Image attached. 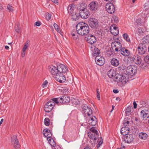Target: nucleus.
I'll list each match as a JSON object with an SVG mask.
<instances>
[{"label": "nucleus", "instance_id": "1", "mask_svg": "<svg viewBox=\"0 0 149 149\" xmlns=\"http://www.w3.org/2000/svg\"><path fill=\"white\" fill-rule=\"evenodd\" d=\"M76 30L78 34L82 36L87 35L90 31L88 25L83 22L79 23L77 24Z\"/></svg>", "mask_w": 149, "mask_h": 149}, {"label": "nucleus", "instance_id": "2", "mask_svg": "<svg viewBox=\"0 0 149 149\" xmlns=\"http://www.w3.org/2000/svg\"><path fill=\"white\" fill-rule=\"evenodd\" d=\"M128 79L129 77L127 74H123L117 75L114 80L118 83L122 82L123 84H124L128 81Z\"/></svg>", "mask_w": 149, "mask_h": 149}, {"label": "nucleus", "instance_id": "3", "mask_svg": "<svg viewBox=\"0 0 149 149\" xmlns=\"http://www.w3.org/2000/svg\"><path fill=\"white\" fill-rule=\"evenodd\" d=\"M137 71V67L134 65H131L127 67L126 72L127 76H133L134 75Z\"/></svg>", "mask_w": 149, "mask_h": 149}, {"label": "nucleus", "instance_id": "4", "mask_svg": "<svg viewBox=\"0 0 149 149\" xmlns=\"http://www.w3.org/2000/svg\"><path fill=\"white\" fill-rule=\"evenodd\" d=\"M88 137L91 139V143L92 146H94L96 142L97 141V139L98 137V134H96L92 132H88Z\"/></svg>", "mask_w": 149, "mask_h": 149}, {"label": "nucleus", "instance_id": "5", "mask_svg": "<svg viewBox=\"0 0 149 149\" xmlns=\"http://www.w3.org/2000/svg\"><path fill=\"white\" fill-rule=\"evenodd\" d=\"M48 69L50 73L53 75V77L54 78L57 75L60 74L58 69V66L56 67L53 65H49L48 66Z\"/></svg>", "mask_w": 149, "mask_h": 149}, {"label": "nucleus", "instance_id": "6", "mask_svg": "<svg viewBox=\"0 0 149 149\" xmlns=\"http://www.w3.org/2000/svg\"><path fill=\"white\" fill-rule=\"evenodd\" d=\"M54 106V102L52 101H49L44 105V110L45 112L49 113L51 111Z\"/></svg>", "mask_w": 149, "mask_h": 149}, {"label": "nucleus", "instance_id": "7", "mask_svg": "<svg viewBox=\"0 0 149 149\" xmlns=\"http://www.w3.org/2000/svg\"><path fill=\"white\" fill-rule=\"evenodd\" d=\"M112 49L116 52L120 51L122 45L120 42L115 41L112 42L111 45Z\"/></svg>", "mask_w": 149, "mask_h": 149}, {"label": "nucleus", "instance_id": "8", "mask_svg": "<svg viewBox=\"0 0 149 149\" xmlns=\"http://www.w3.org/2000/svg\"><path fill=\"white\" fill-rule=\"evenodd\" d=\"M147 50V46L145 44L140 43L137 48V52L139 54H143Z\"/></svg>", "mask_w": 149, "mask_h": 149}, {"label": "nucleus", "instance_id": "9", "mask_svg": "<svg viewBox=\"0 0 149 149\" xmlns=\"http://www.w3.org/2000/svg\"><path fill=\"white\" fill-rule=\"evenodd\" d=\"M105 8L107 12L110 14L113 13L115 10L114 6L112 3L106 4Z\"/></svg>", "mask_w": 149, "mask_h": 149}, {"label": "nucleus", "instance_id": "10", "mask_svg": "<svg viewBox=\"0 0 149 149\" xmlns=\"http://www.w3.org/2000/svg\"><path fill=\"white\" fill-rule=\"evenodd\" d=\"M88 7L91 11L93 12H95L98 9L99 5L97 2L93 1L89 3Z\"/></svg>", "mask_w": 149, "mask_h": 149}, {"label": "nucleus", "instance_id": "11", "mask_svg": "<svg viewBox=\"0 0 149 149\" xmlns=\"http://www.w3.org/2000/svg\"><path fill=\"white\" fill-rule=\"evenodd\" d=\"M11 142L13 145L14 147L16 149H19L20 148L19 143L16 136H13L11 139Z\"/></svg>", "mask_w": 149, "mask_h": 149}, {"label": "nucleus", "instance_id": "12", "mask_svg": "<svg viewBox=\"0 0 149 149\" xmlns=\"http://www.w3.org/2000/svg\"><path fill=\"white\" fill-rule=\"evenodd\" d=\"M79 15L82 18L86 19L88 17L89 11L87 9L84 8L80 10Z\"/></svg>", "mask_w": 149, "mask_h": 149}, {"label": "nucleus", "instance_id": "13", "mask_svg": "<svg viewBox=\"0 0 149 149\" xmlns=\"http://www.w3.org/2000/svg\"><path fill=\"white\" fill-rule=\"evenodd\" d=\"M122 137L125 142L128 143H131L133 141L134 139L133 135L132 134H127V135Z\"/></svg>", "mask_w": 149, "mask_h": 149}, {"label": "nucleus", "instance_id": "14", "mask_svg": "<svg viewBox=\"0 0 149 149\" xmlns=\"http://www.w3.org/2000/svg\"><path fill=\"white\" fill-rule=\"evenodd\" d=\"M132 59L136 64L139 65L141 64L142 66L143 65V63H142V59L141 56L137 55H134L132 57Z\"/></svg>", "mask_w": 149, "mask_h": 149}, {"label": "nucleus", "instance_id": "15", "mask_svg": "<svg viewBox=\"0 0 149 149\" xmlns=\"http://www.w3.org/2000/svg\"><path fill=\"white\" fill-rule=\"evenodd\" d=\"M55 78L57 81L60 83H64L66 80L65 76L61 73L57 75Z\"/></svg>", "mask_w": 149, "mask_h": 149}, {"label": "nucleus", "instance_id": "16", "mask_svg": "<svg viewBox=\"0 0 149 149\" xmlns=\"http://www.w3.org/2000/svg\"><path fill=\"white\" fill-rule=\"evenodd\" d=\"M95 61L96 64L100 66L103 65L105 63L104 59L100 56H96L95 58Z\"/></svg>", "mask_w": 149, "mask_h": 149}, {"label": "nucleus", "instance_id": "17", "mask_svg": "<svg viewBox=\"0 0 149 149\" xmlns=\"http://www.w3.org/2000/svg\"><path fill=\"white\" fill-rule=\"evenodd\" d=\"M58 69L60 73H65L67 72L68 69L66 66L63 64L59 65L58 66Z\"/></svg>", "mask_w": 149, "mask_h": 149}, {"label": "nucleus", "instance_id": "18", "mask_svg": "<svg viewBox=\"0 0 149 149\" xmlns=\"http://www.w3.org/2000/svg\"><path fill=\"white\" fill-rule=\"evenodd\" d=\"M90 26L92 28L95 27L98 24V21L95 19L93 18H91L89 20Z\"/></svg>", "mask_w": 149, "mask_h": 149}, {"label": "nucleus", "instance_id": "19", "mask_svg": "<svg viewBox=\"0 0 149 149\" xmlns=\"http://www.w3.org/2000/svg\"><path fill=\"white\" fill-rule=\"evenodd\" d=\"M140 113L141 116L143 119L146 120L147 118H149V110L144 109L141 111Z\"/></svg>", "mask_w": 149, "mask_h": 149}, {"label": "nucleus", "instance_id": "20", "mask_svg": "<svg viewBox=\"0 0 149 149\" xmlns=\"http://www.w3.org/2000/svg\"><path fill=\"white\" fill-rule=\"evenodd\" d=\"M97 120L96 117L93 116L92 117H91L89 118L88 122V124L91 126H94L97 123Z\"/></svg>", "mask_w": 149, "mask_h": 149}, {"label": "nucleus", "instance_id": "21", "mask_svg": "<svg viewBox=\"0 0 149 149\" xmlns=\"http://www.w3.org/2000/svg\"><path fill=\"white\" fill-rule=\"evenodd\" d=\"M129 127L126 126L123 127L121 129L120 133L123 136H124L127 134H129Z\"/></svg>", "mask_w": 149, "mask_h": 149}, {"label": "nucleus", "instance_id": "22", "mask_svg": "<svg viewBox=\"0 0 149 149\" xmlns=\"http://www.w3.org/2000/svg\"><path fill=\"white\" fill-rule=\"evenodd\" d=\"M87 41L91 44H93L96 42V38L95 36L93 35H89L88 36Z\"/></svg>", "mask_w": 149, "mask_h": 149}, {"label": "nucleus", "instance_id": "23", "mask_svg": "<svg viewBox=\"0 0 149 149\" xmlns=\"http://www.w3.org/2000/svg\"><path fill=\"white\" fill-rule=\"evenodd\" d=\"M120 51L121 54L125 56H128L130 54V51L125 48H121L120 49Z\"/></svg>", "mask_w": 149, "mask_h": 149}, {"label": "nucleus", "instance_id": "24", "mask_svg": "<svg viewBox=\"0 0 149 149\" xmlns=\"http://www.w3.org/2000/svg\"><path fill=\"white\" fill-rule=\"evenodd\" d=\"M59 99L61 100V103L63 104L67 103L70 101V98L66 96H62Z\"/></svg>", "mask_w": 149, "mask_h": 149}, {"label": "nucleus", "instance_id": "25", "mask_svg": "<svg viewBox=\"0 0 149 149\" xmlns=\"http://www.w3.org/2000/svg\"><path fill=\"white\" fill-rule=\"evenodd\" d=\"M111 64L115 67L118 66L119 64V61L117 58H113L111 61Z\"/></svg>", "mask_w": 149, "mask_h": 149}, {"label": "nucleus", "instance_id": "26", "mask_svg": "<svg viewBox=\"0 0 149 149\" xmlns=\"http://www.w3.org/2000/svg\"><path fill=\"white\" fill-rule=\"evenodd\" d=\"M116 74V72L114 69H111L108 72V75L110 78L115 76Z\"/></svg>", "mask_w": 149, "mask_h": 149}, {"label": "nucleus", "instance_id": "27", "mask_svg": "<svg viewBox=\"0 0 149 149\" xmlns=\"http://www.w3.org/2000/svg\"><path fill=\"white\" fill-rule=\"evenodd\" d=\"M47 140L49 144L51 146H52V148L58 147V146H56V143L52 138L50 137L49 138H48Z\"/></svg>", "mask_w": 149, "mask_h": 149}, {"label": "nucleus", "instance_id": "28", "mask_svg": "<svg viewBox=\"0 0 149 149\" xmlns=\"http://www.w3.org/2000/svg\"><path fill=\"white\" fill-rule=\"evenodd\" d=\"M142 42L141 43L145 44L147 45L148 43H149V36L146 35L144 36L142 40Z\"/></svg>", "mask_w": 149, "mask_h": 149}, {"label": "nucleus", "instance_id": "29", "mask_svg": "<svg viewBox=\"0 0 149 149\" xmlns=\"http://www.w3.org/2000/svg\"><path fill=\"white\" fill-rule=\"evenodd\" d=\"M139 136L140 139L143 140H146L147 139L148 135L147 134L144 132H141L139 134Z\"/></svg>", "mask_w": 149, "mask_h": 149}, {"label": "nucleus", "instance_id": "30", "mask_svg": "<svg viewBox=\"0 0 149 149\" xmlns=\"http://www.w3.org/2000/svg\"><path fill=\"white\" fill-rule=\"evenodd\" d=\"M75 8V6L74 4L70 5L68 8V10L69 13H72Z\"/></svg>", "mask_w": 149, "mask_h": 149}, {"label": "nucleus", "instance_id": "31", "mask_svg": "<svg viewBox=\"0 0 149 149\" xmlns=\"http://www.w3.org/2000/svg\"><path fill=\"white\" fill-rule=\"evenodd\" d=\"M113 27H111L110 28V31L111 33L114 36H116L118 35L119 33V30H114Z\"/></svg>", "mask_w": 149, "mask_h": 149}, {"label": "nucleus", "instance_id": "32", "mask_svg": "<svg viewBox=\"0 0 149 149\" xmlns=\"http://www.w3.org/2000/svg\"><path fill=\"white\" fill-rule=\"evenodd\" d=\"M123 38L127 42H130V40L129 37L127 33H125L123 35Z\"/></svg>", "mask_w": 149, "mask_h": 149}, {"label": "nucleus", "instance_id": "33", "mask_svg": "<svg viewBox=\"0 0 149 149\" xmlns=\"http://www.w3.org/2000/svg\"><path fill=\"white\" fill-rule=\"evenodd\" d=\"M77 33L75 31H73L71 33V36L73 39L74 40H76L78 38V35Z\"/></svg>", "mask_w": 149, "mask_h": 149}, {"label": "nucleus", "instance_id": "34", "mask_svg": "<svg viewBox=\"0 0 149 149\" xmlns=\"http://www.w3.org/2000/svg\"><path fill=\"white\" fill-rule=\"evenodd\" d=\"M70 102L74 105H77L79 103V101L77 99H74L72 100H71Z\"/></svg>", "mask_w": 149, "mask_h": 149}, {"label": "nucleus", "instance_id": "35", "mask_svg": "<svg viewBox=\"0 0 149 149\" xmlns=\"http://www.w3.org/2000/svg\"><path fill=\"white\" fill-rule=\"evenodd\" d=\"M54 26L55 29L57 32L61 33V30L59 26L56 23H54Z\"/></svg>", "mask_w": 149, "mask_h": 149}, {"label": "nucleus", "instance_id": "36", "mask_svg": "<svg viewBox=\"0 0 149 149\" xmlns=\"http://www.w3.org/2000/svg\"><path fill=\"white\" fill-rule=\"evenodd\" d=\"M60 97H60L59 98H52L51 99V100H52V101L54 102V104L55 103L56 104H57L59 102L61 103V100L59 99Z\"/></svg>", "mask_w": 149, "mask_h": 149}, {"label": "nucleus", "instance_id": "37", "mask_svg": "<svg viewBox=\"0 0 149 149\" xmlns=\"http://www.w3.org/2000/svg\"><path fill=\"white\" fill-rule=\"evenodd\" d=\"M131 107L130 106H128L127 107L125 111V112L128 115L131 114Z\"/></svg>", "mask_w": 149, "mask_h": 149}, {"label": "nucleus", "instance_id": "38", "mask_svg": "<svg viewBox=\"0 0 149 149\" xmlns=\"http://www.w3.org/2000/svg\"><path fill=\"white\" fill-rule=\"evenodd\" d=\"M135 22L138 25H141L143 23V22H142L141 19L140 18H138L136 19L135 21Z\"/></svg>", "mask_w": 149, "mask_h": 149}, {"label": "nucleus", "instance_id": "39", "mask_svg": "<svg viewBox=\"0 0 149 149\" xmlns=\"http://www.w3.org/2000/svg\"><path fill=\"white\" fill-rule=\"evenodd\" d=\"M45 124L47 126L49 125L50 124V120L48 118H46L44 120Z\"/></svg>", "mask_w": 149, "mask_h": 149}, {"label": "nucleus", "instance_id": "40", "mask_svg": "<svg viewBox=\"0 0 149 149\" xmlns=\"http://www.w3.org/2000/svg\"><path fill=\"white\" fill-rule=\"evenodd\" d=\"M89 132H92L96 134H98L97 131L95 129V128L94 127H92L91 128Z\"/></svg>", "mask_w": 149, "mask_h": 149}, {"label": "nucleus", "instance_id": "41", "mask_svg": "<svg viewBox=\"0 0 149 149\" xmlns=\"http://www.w3.org/2000/svg\"><path fill=\"white\" fill-rule=\"evenodd\" d=\"M118 68L119 70L120 71H122L123 70H125L126 68V67L125 65H122L120 66Z\"/></svg>", "mask_w": 149, "mask_h": 149}, {"label": "nucleus", "instance_id": "42", "mask_svg": "<svg viewBox=\"0 0 149 149\" xmlns=\"http://www.w3.org/2000/svg\"><path fill=\"white\" fill-rule=\"evenodd\" d=\"M94 53L95 55H98L100 54V51L97 48H95Z\"/></svg>", "mask_w": 149, "mask_h": 149}, {"label": "nucleus", "instance_id": "43", "mask_svg": "<svg viewBox=\"0 0 149 149\" xmlns=\"http://www.w3.org/2000/svg\"><path fill=\"white\" fill-rule=\"evenodd\" d=\"M43 134L44 135V136L46 137H47V138H49L50 137H51L52 136V134L51 133V132H47V133H44Z\"/></svg>", "mask_w": 149, "mask_h": 149}, {"label": "nucleus", "instance_id": "44", "mask_svg": "<svg viewBox=\"0 0 149 149\" xmlns=\"http://www.w3.org/2000/svg\"><path fill=\"white\" fill-rule=\"evenodd\" d=\"M112 20L113 21L116 23H117L119 22L118 18L116 16H113L112 17Z\"/></svg>", "mask_w": 149, "mask_h": 149}, {"label": "nucleus", "instance_id": "45", "mask_svg": "<svg viewBox=\"0 0 149 149\" xmlns=\"http://www.w3.org/2000/svg\"><path fill=\"white\" fill-rule=\"evenodd\" d=\"M92 110L91 107H88V111H87V113L88 116H89L92 114Z\"/></svg>", "mask_w": 149, "mask_h": 149}, {"label": "nucleus", "instance_id": "46", "mask_svg": "<svg viewBox=\"0 0 149 149\" xmlns=\"http://www.w3.org/2000/svg\"><path fill=\"white\" fill-rule=\"evenodd\" d=\"M144 6L146 10L149 9V1H147L144 4Z\"/></svg>", "mask_w": 149, "mask_h": 149}, {"label": "nucleus", "instance_id": "47", "mask_svg": "<svg viewBox=\"0 0 149 149\" xmlns=\"http://www.w3.org/2000/svg\"><path fill=\"white\" fill-rule=\"evenodd\" d=\"M88 107L86 106H84L82 107L83 111L84 112L86 113V111H88Z\"/></svg>", "mask_w": 149, "mask_h": 149}, {"label": "nucleus", "instance_id": "48", "mask_svg": "<svg viewBox=\"0 0 149 149\" xmlns=\"http://www.w3.org/2000/svg\"><path fill=\"white\" fill-rule=\"evenodd\" d=\"M98 141H99V142L97 144V147H99L102 144V143H103L102 139V138H100V140Z\"/></svg>", "mask_w": 149, "mask_h": 149}, {"label": "nucleus", "instance_id": "49", "mask_svg": "<svg viewBox=\"0 0 149 149\" xmlns=\"http://www.w3.org/2000/svg\"><path fill=\"white\" fill-rule=\"evenodd\" d=\"M19 25H17V26L15 28V30L17 32H19L20 30V28L19 26Z\"/></svg>", "mask_w": 149, "mask_h": 149}, {"label": "nucleus", "instance_id": "50", "mask_svg": "<svg viewBox=\"0 0 149 149\" xmlns=\"http://www.w3.org/2000/svg\"><path fill=\"white\" fill-rule=\"evenodd\" d=\"M47 83L48 82L47 81H45L42 85V88H44L46 87Z\"/></svg>", "mask_w": 149, "mask_h": 149}, {"label": "nucleus", "instance_id": "51", "mask_svg": "<svg viewBox=\"0 0 149 149\" xmlns=\"http://www.w3.org/2000/svg\"><path fill=\"white\" fill-rule=\"evenodd\" d=\"M51 15L49 14V13H48L47 14L46 16V18L47 20H49L51 19Z\"/></svg>", "mask_w": 149, "mask_h": 149}, {"label": "nucleus", "instance_id": "52", "mask_svg": "<svg viewBox=\"0 0 149 149\" xmlns=\"http://www.w3.org/2000/svg\"><path fill=\"white\" fill-rule=\"evenodd\" d=\"M138 32L139 34H142L144 32V30H143L141 28L138 29Z\"/></svg>", "mask_w": 149, "mask_h": 149}, {"label": "nucleus", "instance_id": "53", "mask_svg": "<svg viewBox=\"0 0 149 149\" xmlns=\"http://www.w3.org/2000/svg\"><path fill=\"white\" fill-rule=\"evenodd\" d=\"M97 97L99 100H100V92L99 90H97Z\"/></svg>", "mask_w": 149, "mask_h": 149}, {"label": "nucleus", "instance_id": "54", "mask_svg": "<svg viewBox=\"0 0 149 149\" xmlns=\"http://www.w3.org/2000/svg\"><path fill=\"white\" fill-rule=\"evenodd\" d=\"M7 8L8 10H9L10 11H12L13 10V7L10 5H8V6Z\"/></svg>", "mask_w": 149, "mask_h": 149}, {"label": "nucleus", "instance_id": "55", "mask_svg": "<svg viewBox=\"0 0 149 149\" xmlns=\"http://www.w3.org/2000/svg\"><path fill=\"white\" fill-rule=\"evenodd\" d=\"M26 53V51H24L22 50V52L21 53V55L22 57H24L25 56Z\"/></svg>", "mask_w": 149, "mask_h": 149}, {"label": "nucleus", "instance_id": "56", "mask_svg": "<svg viewBox=\"0 0 149 149\" xmlns=\"http://www.w3.org/2000/svg\"><path fill=\"white\" fill-rule=\"evenodd\" d=\"M144 60L146 62H148L149 61V56H146L144 58Z\"/></svg>", "mask_w": 149, "mask_h": 149}, {"label": "nucleus", "instance_id": "57", "mask_svg": "<svg viewBox=\"0 0 149 149\" xmlns=\"http://www.w3.org/2000/svg\"><path fill=\"white\" fill-rule=\"evenodd\" d=\"M47 133V132H51L48 129H45L43 132V133Z\"/></svg>", "mask_w": 149, "mask_h": 149}, {"label": "nucleus", "instance_id": "58", "mask_svg": "<svg viewBox=\"0 0 149 149\" xmlns=\"http://www.w3.org/2000/svg\"><path fill=\"white\" fill-rule=\"evenodd\" d=\"M35 24L37 26H40L41 24V23L39 21H37L35 22Z\"/></svg>", "mask_w": 149, "mask_h": 149}, {"label": "nucleus", "instance_id": "59", "mask_svg": "<svg viewBox=\"0 0 149 149\" xmlns=\"http://www.w3.org/2000/svg\"><path fill=\"white\" fill-rule=\"evenodd\" d=\"M111 27H113L114 30H118V28L115 25H112L110 27V28H111Z\"/></svg>", "mask_w": 149, "mask_h": 149}, {"label": "nucleus", "instance_id": "60", "mask_svg": "<svg viewBox=\"0 0 149 149\" xmlns=\"http://www.w3.org/2000/svg\"><path fill=\"white\" fill-rule=\"evenodd\" d=\"M29 47L27 45H24L23 47L22 48V50L24 51H26V49L28 47Z\"/></svg>", "mask_w": 149, "mask_h": 149}, {"label": "nucleus", "instance_id": "61", "mask_svg": "<svg viewBox=\"0 0 149 149\" xmlns=\"http://www.w3.org/2000/svg\"><path fill=\"white\" fill-rule=\"evenodd\" d=\"M129 121H127L126 122H124L123 124H124V125L126 127V126H127L129 124Z\"/></svg>", "mask_w": 149, "mask_h": 149}, {"label": "nucleus", "instance_id": "62", "mask_svg": "<svg viewBox=\"0 0 149 149\" xmlns=\"http://www.w3.org/2000/svg\"><path fill=\"white\" fill-rule=\"evenodd\" d=\"M133 104L134 105V109H136L137 107V104L135 101H134Z\"/></svg>", "mask_w": 149, "mask_h": 149}, {"label": "nucleus", "instance_id": "63", "mask_svg": "<svg viewBox=\"0 0 149 149\" xmlns=\"http://www.w3.org/2000/svg\"><path fill=\"white\" fill-rule=\"evenodd\" d=\"M125 148V146H124V144L123 143H122L121 145V149H124Z\"/></svg>", "mask_w": 149, "mask_h": 149}, {"label": "nucleus", "instance_id": "64", "mask_svg": "<svg viewBox=\"0 0 149 149\" xmlns=\"http://www.w3.org/2000/svg\"><path fill=\"white\" fill-rule=\"evenodd\" d=\"M29 42L30 41L29 40H27V41H26V42L25 43L24 45H27V46L29 47Z\"/></svg>", "mask_w": 149, "mask_h": 149}]
</instances>
